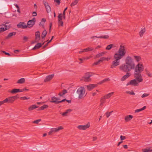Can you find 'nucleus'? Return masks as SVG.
Returning <instances> with one entry per match:
<instances>
[{"label":"nucleus","mask_w":152,"mask_h":152,"mask_svg":"<svg viewBox=\"0 0 152 152\" xmlns=\"http://www.w3.org/2000/svg\"><path fill=\"white\" fill-rule=\"evenodd\" d=\"M54 48H50L44 52L37 55L28 57L20 58H17L16 61L21 62H33L48 57L54 50Z\"/></svg>","instance_id":"f257e3e1"},{"label":"nucleus","mask_w":152,"mask_h":152,"mask_svg":"<svg viewBox=\"0 0 152 152\" xmlns=\"http://www.w3.org/2000/svg\"><path fill=\"white\" fill-rule=\"evenodd\" d=\"M127 62L123 64L119 67V69L121 71L124 72H126V74L123 76L121 79V81H124L128 78L131 76V73H129L134 68V65H132L131 63Z\"/></svg>","instance_id":"f03ea898"},{"label":"nucleus","mask_w":152,"mask_h":152,"mask_svg":"<svg viewBox=\"0 0 152 152\" xmlns=\"http://www.w3.org/2000/svg\"><path fill=\"white\" fill-rule=\"evenodd\" d=\"M125 62H131L132 65H134V68L132 69L134 70V75H135L137 76L140 77H142L141 74V72L144 70V67L142 64L140 63L138 64L136 66H135V63H134L133 59L130 56H127L125 58ZM130 63V62H129Z\"/></svg>","instance_id":"7ed1b4c3"},{"label":"nucleus","mask_w":152,"mask_h":152,"mask_svg":"<svg viewBox=\"0 0 152 152\" xmlns=\"http://www.w3.org/2000/svg\"><path fill=\"white\" fill-rule=\"evenodd\" d=\"M134 76L135 79L131 80L129 83H127L126 85L127 86L131 85L134 86H137L139 85V83L142 82L143 81L142 77H140L134 75Z\"/></svg>","instance_id":"20e7f679"},{"label":"nucleus","mask_w":152,"mask_h":152,"mask_svg":"<svg viewBox=\"0 0 152 152\" xmlns=\"http://www.w3.org/2000/svg\"><path fill=\"white\" fill-rule=\"evenodd\" d=\"M86 90L83 87L81 86L78 89L75 93V96L79 100L83 99L86 96Z\"/></svg>","instance_id":"39448f33"},{"label":"nucleus","mask_w":152,"mask_h":152,"mask_svg":"<svg viewBox=\"0 0 152 152\" xmlns=\"http://www.w3.org/2000/svg\"><path fill=\"white\" fill-rule=\"evenodd\" d=\"M126 46L123 44L120 46L118 52L116 53L114 56L120 58L124 56L126 53Z\"/></svg>","instance_id":"423d86ee"},{"label":"nucleus","mask_w":152,"mask_h":152,"mask_svg":"<svg viewBox=\"0 0 152 152\" xmlns=\"http://www.w3.org/2000/svg\"><path fill=\"white\" fill-rule=\"evenodd\" d=\"M114 58L115 60L113 61L112 63V64L110 66V68H115L120 64V61L119 60L121 59V58L116 56H114Z\"/></svg>","instance_id":"0eeeda50"},{"label":"nucleus","mask_w":152,"mask_h":152,"mask_svg":"<svg viewBox=\"0 0 152 152\" xmlns=\"http://www.w3.org/2000/svg\"><path fill=\"white\" fill-rule=\"evenodd\" d=\"M92 75V73L91 72H88L85 74V75L83 78L84 81L89 82L91 80L90 77Z\"/></svg>","instance_id":"6e6552de"},{"label":"nucleus","mask_w":152,"mask_h":152,"mask_svg":"<svg viewBox=\"0 0 152 152\" xmlns=\"http://www.w3.org/2000/svg\"><path fill=\"white\" fill-rule=\"evenodd\" d=\"M63 127L61 126H58V128H52L51 129L50 131L48 132V135H51L53 133L58 132L60 130L63 129Z\"/></svg>","instance_id":"1a4fd4ad"},{"label":"nucleus","mask_w":152,"mask_h":152,"mask_svg":"<svg viewBox=\"0 0 152 152\" xmlns=\"http://www.w3.org/2000/svg\"><path fill=\"white\" fill-rule=\"evenodd\" d=\"M95 18H91L89 20H88L87 21V22H83L80 24L79 25L80 28H82L83 27H84L86 26L87 25V24H90L91 23H92L93 21L95 20Z\"/></svg>","instance_id":"9d476101"},{"label":"nucleus","mask_w":152,"mask_h":152,"mask_svg":"<svg viewBox=\"0 0 152 152\" xmlns=\"http://www.w3.org/2000/svg\"><path fill=\"white\" fill-rule=\"evenodd\" d=\"M60 99L57 97L53 96L51 98V100L50 102L51 103H54L56 104H58L61 102V100L60 101Z\"/></svg>","instance_id":"9b49d317"},{"label":"nucleus","mask_w":152,"mask_h":152,"mask_svg":"<svg viewBox=\"0 0 152 152\" xmlns=\"http://www.w3.org/2000/svg\"><path fill=\"white\" fill-rule=\"evenodd\" d=\"M58 17V26H63V22L62 20V14H59Z\"/></svg>","instance_id":"f8f14e48"},{"label":"nucleus","mask_w":152,"mask_h":152,"mask_svg":"<svg viewBox=\"0 0 152 152\" xmlns=\"http://www.w3.org/2000/svg\"><path fill=\"white\" fill-rule=\"evenodd\" d=\"M35 42H34L32 41L31 42V43L33 44L35 42H38L39 41L40 39V33L39 31H37L35 33Z\"/></svg>","instance_id":"ddd939ff"},{"label":"nucleus","mask_w":152,"mask_h":152,"mask_svg":"<svg viewBox=\"0 0 152 152\" xmlns=\"http://www.w3.org/2000/svg\"><path fill=\"white\" fill-rule=\"evenodd\" d=\"M90 124L88 123L87 124L84 125H79L77 128L80 130H86L90 127Z\"/></svg>","instance_id":"4468645a"},{"label":"nucleus","mask_w":152,"mask_h":152,"mask_svg":"<svg viewBox=\"0 0 152 152\" xmlns=\"http://www.w3.org/2000/svg\"><path fill=\"white\" fill-rule=\"evenodd\" d=\"M45 7L46 11L47 13H49L51 11V7L48 5V4L46 1H43Z\"/></svg>","instance_id":"2eb2a0df"},{"label":"nucleus","mask_w":152,"mask_h":152,"mask_svg":"<svg viewBox=\"0 0 152 152\" xmlns=\"http://www.w3.org/2000/svg\"><path fill=\"white\" fill-rule=\"evenodd\" d=\"M17 26L18 28L25 29L27 28V26L24 22H20L17 25Z\"/></svg>","instance_id":"dca6fc26"},{"label":"nucleus","mask_w":152,"mask_h":152,"mask_svg":"<svg viewBox=\"0 0 152 152\" xmlns=\"http://www.w3.org/2000/svg\"><path fill=\"white\" fill-rule=\"evenodd\" d=\"M97 86V84H91L86 86L87 89L88 91H90Z\"/></svg>","instance_id":"f3484780"},{"label":"nucleus","mask_w":152,"mask_h":152,"mask_svg":"<svg viewBox=\"0 0 152 152\" xmlns=\"http://www.w3.org/2000/svg\"><path fill=\"white\" fill-rule=\"evenodd\" d=\"M7 23H6L4 24L0 25V33L8 29V28H7V27H6V24Z\"/></svg>","instance_id":"a211bd4d"},{"label":"nucleus","mask_w":152,"mask_h":152,"mask_svg":"<svg viewBox=\"0 0 152 152\" xmlns=\"http://www.w3.org/2000/svg\"><path fill=\"white\" fill-rule=\"evenodd\" d=\"M105 60H107L108 61V58L105 57H102L98 61L94 62L93 65H97L100 64L101 62H102L104 61Z\"/></svg>","instance_id":"6ab92c4d"},{"label":"nucleus","mask_w":152,"mask_h":152,"mask_svg":"<svg viewBox=\"0 0 152 152\" xmlns=\"http://www.w3.org/2000/svg\"><path fill=\"white\" fill-rule=\"evenodd\" d=\"M94 49V48L92 47H88L86 49H83L82 50L79 51V53L81 54L82 53L86 52L88 51H91L93 50Z\"/></svg>","instance_id":"aec40b11"},{"label":"nucleus","mask_w":152,"mask_h":152,"mask_svg":"<svg viewBox=\"0 0 152 152\" xmlns=\"http://www.w3.org/2000/svg\"><path fill=\"white\" fill-rule=\"evenodd\" d=\"M54 74H52L50 75H49L46 76L45 79L44 80L45 82H47L51 80L54 77Z\"/></svg>","instance_id":"412c9836"},{"label":"nucleus","mask_w":152,"mask_h":152,"mask_svg":"<svg viewBox=\"0 0 152 152\" xmlns=\"http://www.w3.org/2000/svg\"><path fill=\"white\" fill-rule=\"evenodd\" d=\"M4 100L5 103L8 102V103H12L14 101V100L12 96L6 98Z\"/></svg>","instance_id":"4be33fe9"},{"label":"nucleus","mask_w":152,"mask_h":152,"mask_svg":"<svg viewBox=\"0 0 152 152\" xmlns=\"http://www.w3.org/2000/svg\"><path fill=\"white\" fill-rule=\"evenodd\" d=\"M34 24V22H33L32 20H29L28 22L26 25L27 27L30 28L32 27Z\"/></svg>","instance_id":"5701e85b"},{"label":"nucleus","mask_w":152,"mask_h":152,"mask_svg":"<svg viewBox=\"0 0 152 152\" xmlns=\"http://www.w3.org/2000/svg\"><path fill=\"white\" fill-rule=\"evenodd\" d=\"M114 93L113 92H112L106 94L103 96V99H109L112 95Z\"/></svg>","instance_id":"b1692460"},{"label":"nucleus","mask_w":152,"mask_h":152,"mask_svg":"<svg viewBox=\"0 0 152 152\" xmlns=\"http://www.w3.org/2000/svg\"><path fill=\"white\" fill-rule=\"evenodd\" d=\"M44 42L42 44L41 43H37L35 46L33 48V50H36L37 49L41 47L42 45H44Z\"/></svg>","instance_id":"393cba45"},{"label":"nucleus","mask_w":152,"mask_h":152,"mask_svg":"<svg viewBox=\"0 0 152 152\" xmlns=\"http://www.w3.org/2000/svg\"><path fill=\"white\" fill-rule=\"evenodd\" d=\"M152 147H149L147 148L142 149V152H152Z\"/></svg>","instance_id":"a878e982"},{"label":"nucleus","mask_w":152,"mask_h":152,"mask_svg":"<svg viewBox=\"0 0 152 152\" xmlns=\"http://www.w3.org/2000/svg\"><path fill=\"white\" fill-rule=\"evenodd\" d=\"M16 32H14L10 33L6 37V39H8L11 38L12 36H14L16 35Z\"/></svg>","instance_id":"bb28decb"},{"label":"nucleus","mask_w":152,"mask_h":152,"mask_svg":"<svg viewBox=\"0 0 152 152\" xmlns=\"http://www.w3.org/2000/svg\"><path fill=\"white\" fill-rule=\"evenodd\" d=\"M95 37L96 38H103L104 39H107L109 38V36L108 35H105L104 36H100L98 37L97 36H93L91 37V38L92 39L94 37Z\"/></svg>","instance_id":"cd10ccee"},{"label":"nucleus","mask_w":152,"mask_h":152,"mask_svg":"<svg viewBox=\"0 0 152 152\" xmlns=\"http://www.w3.org/2000/svg\"><path fill=\"white\" fill-rule=\"evenodd\" d=\"M133 116L129 115L126 116L125 118V120L126 122H128L131 120L133 118Z\"/></svg>","instance_id":"c85d7f7f"},{"label":"nucleus","mask_w":152,"mask_h":152,"mask_svg":"<svg viewBox=\"0 0 152 152\" xmlns=\"http://www.w3.org/2000/svg\"><path fill=\"white\" fill-rule=\"evenodd\" d=\"M38 106H37L35 104L32 105L28 107V110L29 111H31L34 109L38 108Z\"/></svg>","instance_id":"c756f323"},{"label":"nucleus","mask_w":152,"mask_h":152,"mask_svg":"<svg viewBox=\"0 0 152 152\" xmlns=\"http://www.w3.org/2000/svg\"><path fill=\"white\" fill-rule=\"evenodd\" d=\"M11 93L14 94L17 92H22L21 90L19 89L15 88L11 91Z\"/></svg>","instance_id":"7c9ffc66"},{"label":"nucleus","mask_w":152,"mask_h":152,"mask_svg":"<svg viewBox=\"0 0 152 152\" xmlns=\"http://www.w3.org/2000/svg\"><path fill=\"white\" fill-rule=\"evenodd\" d=\"M67 91L66 89H64L62 92H60L58 94V95L60 96H62L64 95L65 94L67 93Z\"/></svg>","instance_id":"2f4dec72"},{"label":"nucleus","mask_w":152,"mask_h":152,"mask_svg":"<svg viewBox=\"0 0 152 152\" xmlns=\"http://www.w3.org/2000/svg\"><path fill=\"white\" fill-rule=\"evenodd\" d=\"M145 31V28H142L141 30L140 31L139 33L140 36V37H142Z\"/></svg>","instance_id":"473e14b6"},{"label":"nucleus","mask_w":152,"mask_h":152,"mask_svg":"<svg viewBox=\"0 0 152 152\" xmlns=\"http://www.w3.org/2000/svg\"><path fill=\"white\" fill-rule=\"evenodd\" d=\"M72 111V110L71 109H68L66 110L65 112L63 113L62 114V115L63 116H67V114L69 112H70Z\"/></svg>","instance_id":"72a5a7b5"},{"label":"nucleus","mask_w":152,"mask_h":152,"mask_svg":"<svg viewBox=\"0 0 152 152\" xmlns=\"http://www.w3.org/2000/svg\"><path fill=\"white\" fill-rule=\"evenodd\" d=\"M25 82V79L23 78H20L17 82V83L22 84Z\"/></svg>","instance_id":"f704fd0d"},{"label":"nucleus","mask_w":152,"mask_h":152,"mask_svg":"<svg viewBox=\"0 0 152 152\" xmlns=\"http://www.w3.org/2000/svg\"><path fill=\"white\" fill-rule=\"evenodd\" d=\"M146 106H144L142 108L137 109L135 110V113H138L139 112H140L144 110H145L146 108Z\"/></svg>","instance_id":"c9c22d12"},{"label":"nucleus","mask_w":152,"mask_h":152,"mask_svg":"<svg viewBox=\"0 0 152 152\" xmlns=\"http://www.w3.org/2000/svg\"><path fill=\"white\" fill-rule=\"evenodd\" d=\"M134 59L136 60V61L139 62L141 59V57L139 56H134Z\"/></svg>","instance_id":"e433bc0d"},{"label":"nucleus","mask_w":152,"mask_h":152,"mask_svg":"<svg viewBox=\"0 0 152 152\" xmlns=\"http://www.w3.org/2000/svg\"><path fill=\"white\" fill-rule=\"evenodd\" d=\"M47 33V31L45 30L42 32V39H43L45 37Z\"/></svg>","instance_id":"4c0bfd02"},{"label":"nucleus","mask_w":152,"mask_h":152,"mask_svg":"<svg viewBox=\"0 0 152 152\" xmlns=\"http://www.w3.org/2000/svg\"><path fill=\"white\" fill-rule=\"evenodd\" d=\"M109 80H110V79L109 78H105V79H104V80H102L100 82H99L98 83V84H101L102 83H104L106 82H107V81H109Z\"/></svg>","instance_id":"58836bf2"},{"label":"nucleus","mask_w":152,"mask_h":152,"mask_svg":"<svg viewBox=\"0 0 152 152\" xmlns=\"http://www.w3.org/2000/svg\"><path fill=\"white\" fill-rule=\"evenodd\" d=\"M145 70L147 75L148 76V77H152V74L149 71H148L147 69H145Z\"/></svg>","instance_id":"ea45409f"},{"label":"nucleus","mask_w":152,"mask_h":152,"mask_svg":"<svg viewBox=\"0 0 152 152\" xmlns=\"http://www.w3.org/2000/svg\"><path fill=\"white\" fill-rule=\"evenodd\" d=\"M79 1V0H75L74 2L71 4V6L73 7L76 5L78 3Z\"/></svg>","instance_id":"a19ab883"},{"label":"nucleus","mask_w":152,"mask_h":152,"mask_svg":"<svg viewBox=\"0 0 152 152\" xmlns=\"http://www.w3.org/2000/svg\"><path fill=\"white\" fill-rule=\"evenodd\" d=\"M114 44H111L108 45L106 48V50H110L111 48L113 47Z\"/></svg>","instance_id":"79ce46f5"},{"label":"nucleus","mask_w":152,"mask_h":152,"mask_svg":"<svg viewBox=\"0 0 152 152\" xmlns=\"http://www.w3.org/2000/svg\"><path fill=\"white\" fill-rule=\"evenodd\" d=\"M105 54V53L104 52H102L100 53H99V54H97L96 55V58H99L102 56H103Z\"/></svg>","instance_id":"37998d69"},{"label":"nucleus","mask_w":152,"mask_h":152,"mask_svg":"<svg viewBox=\"0 0 152 152\" xmlns=\"http://www.w3.org/2000/svg\"><path fill=\"white\" fill-rule=\"evenodd\" d=\"M103 96L101 98L100 102V105H102L105 102V99H103Z\"/></svg>","instance_id":"c03bdc74"},{"label":"nucleus","mask_w":152,"mask_h":152,"mask_svg":"<svg viewBox=\"0 0 152 152\" xmlns=\"http://www.w3.org/2000/svg\"><path fill=\"white\" fill-rule=\"evenodd\" d=\"M67 9V7H66L65 9H64L63 14H62V15H63L62 17H63V18L64 19H65L66 18V16H65V11H66Z\"/></svg>","instance_id":"a18cd8bd"},{"label":"nucleus","mask_w":152,"mask_h":152,"mask_svg":"<svg viewBox=\"0 0 152 152\" xmlns=\"http://www.w3.org/2000/svg\"><path fill=\"white\" fill-rule=\"evenodd\" d=\"M49 106L45 104L41 107V109L42 110H44L45 109L47 108Z\"/></svg>","instance_id":"49530a36"},{"label":"nucleus","mask_w":152,"mask_h":152,"mask_svg":"<svg viewBox=\"0 0 152 152\" xmlns=\"http://www.w3.org/2000/svg\"><path fill=\"white\" fill-rule=\"evenodd\" d=\"M86 59V58H79L78 60L80 61V62H79V64H80L83 62V61Z\"/></svg>","instance_id":"de8ad7c7"},{"label":"nucleus","mask_w":152,"mask_h":152,"mask_svg":"<svg viewBox=\"0 0 152 152\" xmlns=\"http://www.w3.org/2000/svg\"><path fill=\"white\" fill-rule=\"evenodd\" d=\"M30 97H26V96L22 97L20 98V99L23 100H24L26 99H30Z\"/></svg>","instance_id":"09e8293b"},{"label":"nucleus","mask_w":152,"mask_h":152,"mask_svg":"<svg viewBox=\"0 0 152 152\" xmlns=\"http://www.w3.org/2000/svg\"><path fill=\"white\" fill-rule=\"evenodd\" d=\"M28 38L26 36H24L23 38V40L24 41V42H26L28 41Z\"/></svg>","instance_id":"8fccbe9b"},{"label":"nucleus","mask_w":152,"mask_h":152,"mask_svg":"<svg viewBox=\"0 0 152 152\" xmlns=\"http://www.w3.org/2000/svg\"><path fill=\"white\" fill-rule=\"evenodd\" d=\"M149 95V94H148L144 93L142 95L141 97H142V98H143L144 97H147Z\"/></svg>","instance_id":"3c124183"},{"label":"nucleus","mask_w":152,"mask_h":152,"mask_svg":"<svg viewBox=\"0 0 152 152\" xmlns=\"http://www.w3.org/2000/svg\"><path fill=\"white\" fill-rule=\"evenodd\" d=\"M126 93L129 94L130 95H134L135 93L134 92H133V91H132V92L129 91H127L126 92Z\"/></svg>","instance_id":"603ef678"},{"label":"nucleus","mask_w":152,"mask_h":152,"mask_svg":"<svg viewBox=\"0 0 152 152\" xmlns=\"http://www.w3.org/2000/svg\"><path fill=\"white\" fill-rule=\"evenodd\" d=\"M65 101H66L67 102H68V103H70L71 102V100H68L66 99H63V100H61V102H64Z\"/></svg>","instance_id":"864d4df0"},{"label":"nucleus","mask_w":152,"mask_h":152,"mask_svg":"<svg viewBox=\"0 0 152 152\" xmlns=\"http://www.w3.org/2000/svg\"><path fill=\"white\" fill-rule=\"evenodd\" d=\"M12 97L14 101L15 100L17 99L18 98H19L18 95L15 96H12Z\"/></svg>","instance_id":"5fc2aeb1"},{"label":"nucleus","mask_w":152,"mask_h":152,"mask_svg":"<svg viewBox=\"0 0 152 152\" xmlns=\"http://www.w3.org/2000/svg\"><path fill=\"white\" fill-rule=\"evenodd\" d=\"M2 61L4 63H8L9 61L8 60V59L7 58H4L2 60Z\"/></svg>","instance_id":"6e6d98bb"},{"label":"nucleus","mask_w":152,"mask_h":152,"mask_svg":"<svg viewBox=\"0 0 152 152\" xmlns=\"http://www.w3.org/2000/svg\"><path fill=\"white\" fill-rule=\"evenodd\" d=\"M41 119H38L34 121L33 123L34 124H37L39 123V122L41 121Z\"/></svg>","instance_id":"4d7b16f0"},{"label":"nucleus","mask_w":152,"mask_h":152,"mask_svg":"<svg viewBox=\"0 0 152 152\" xmlns=\"http://www.w3.org/2000/svg\"><path fill=\"white\" fill-rule=\"evenodd\" d=\"M120 139L121 140H123L126 139V137L125 136H123L122 135H121L120 136Z\"/></svg>","instance_id":"13d9d810"},{"label":"nucleus","mask_w":152,"mask_h":152,"mask_svg":"<svg viewBox=\"0 0 152 152\" xmlns=\"http://www.w3.org/2000/svg\"><path fill=\"white\" fill-rule=\"evenodd\" d=\"M39 25L40 26H42L43 28H44V23H42V22L39 23Z\"/></svg>","instance_id":"bf43d9fd"},{"label":"nucleus","mask_w":152,"mask_h":152,"mask_svg":"<svg viewBox=\"0 0 152 152\" xmlns=\"http://www.w3.org/2000/svg\"><path fill=\"white\" fill-rule=\"evenodd\" d=\"M55 2H56L58 5H59L60 3V0H54Z\"/></svg>","instance_id":"052dcab7"},{"label":"nucleus","mask_w":152,"mask_h":152,"mask_svg":"<svg viewBox=\"0 0 152 152\" xmlns=\"http://www.w3.org/2000/svg\"><path fill=\"white\" fill-rule=\"evenodd\" d=\"M105 114L107 116V118H108L110 116V113L108 112H107Z\"/></svg>","instance_id":"680f3d73"},{"label":"nucleus","mask_w":152,"mask_h":152,"mask_svg":"<svg viewBox=\"0 0 152 152\" xmlns=\"http://www.w3.org/2000/svg\"><path fill=\"white\" fill-rule=\"evenodd\" d=\"M32 15H33V16H34V17L36 16L37 15V13L36 12H33L32 13Z\"/></svg>","instance_id":"e2e57ef3"},{"label":"nucleus","mask_w":152,"mask_h":152,"mask_svg":"<svg viewBox=\"0 0 152 152\" xmlns=\"http://www.w3.org/2000/svg\"><path fill=\"white\" fill-rule=\"evenodd\" d=\"M3 52L5 54H6L7 55H8V56H10V54L9 53H8L6 52L5 51H3Z\"/></svg>","instance_id":"0e129e2a"},{"label":"nucleus","mask_w":152,"mask_h":152,"mask_svg":"<svg viewBox=\"0 0 152 152\" xmlns=\"http://www.w3.org/2000/svg\"><path fill=\"white\" fill-rule=\"evenodd\" d=\"M97 139V137H94L93 138L92 141H95Z\"/></svg>","instance_id":"69168bd1"},{"label":"nucleus","mask_w":152,"mask_h":152,"mask_svg":"<svg viewBox=\"0 0 152 152\" xmlns=\"http://www.w3.org/2000/svg\"><path fill=\"white\" fill-rule=\"evenodd\" d=\"M5 103V102L4 100L2 101H0V106L1 105H2L3 104H4Z\"/></svg>","instance_id":"338daca9"},{"label":"nucleus","mask_w":152,"mask_h":152,"mask_svg":"<svg viewBox=\"0 0 152 152\" xmlns=\"http://www.w3.org/2000/svg\"><path fill=\"white\" fill-rule=\"evenodd\" d=\"M21 90L22 92H23L24 91H28V89H26V88H24L23 89H21Z\"/></svg>","instance_id":"774afa93"}]
</instances>
